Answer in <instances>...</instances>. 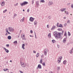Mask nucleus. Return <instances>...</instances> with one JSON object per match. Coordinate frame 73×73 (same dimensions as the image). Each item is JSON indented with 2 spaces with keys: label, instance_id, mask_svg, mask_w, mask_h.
I'll list each match as a JSON object with an SVG mask.
<instances>
[{
  "label": "nucleus",
  "instance_id": "obj_17",
  "mask_svg": "<svg viewBox=\"0 0 73 73\" xmlns=\"http://www.w3.org/2000/svg\"><path fill=\"white\" fill-rule=\"evenodd\" d=\"M39 56H40V54L39 53H37L36 55V57H39Z\"/></svg>",
  "mask_w": 73,
  "mask_h": 73
},
{
  "label": "nucleus",
  "instance_id": "obj_41",
  "mask_svg": "<svg viewBox=\"0 0 73 73\" xmlns=\"http://www.w3.org/2000/svg\"><path fill=\"white\" fill-rule=\"evenodd\" d=\"M17 16V14H16L15 13L14 14V17H16Z\"/></svg>",
  "mask_w": 73,
  "mask_h": 73
},
{
  "label": "nucleus",
  "instance_id": "obj_1",
  "mask_svg": "<svg viewBox=\"0 0 73 73\" xmlns=\"http://www.w3.org/2000/svg\"><path fill=\"white\" fill-rule=\"evenodd\" d=\"M61 34H62L61 33H58L56 32H54V36L55 38L57 39H61Z\"/></svg>",
  "mask_w": 73,
  "mask_h": 73
},
{
  "label": "nucleus",
  "instance_id": "obj_30",
  "mask_svg": "<svg viewBox=\"0 0 73 73\" xmlns=\"http://www.w3.org/2000/svg\"><path fill=\"white\" fill-rule=\"evenodd\" d=\"M21 7H23V6H24V5H25L24 3L23 2V3L21 4Z\"/></svg>",
  "mask_w": 73,
  "mask_h": 73
},
{
  "label": "nucleus",
  "instance_id": "obj_60",
  "mask_svg": "<svg viewBox=\"0 0 73 73\" xmlns=\"http://www.w3.org/2000/svg\"><path fill=\"white\" fill-rule=\"evenodd\" d=\"M30 37H33V36H32L31 35H30Z\"/></svg>",
  "mask_w": 73,
  "mask_h": 73
},
{
  "label": "nucleus",
  "instance_id": "obj_28",
  "mask_svg": "<svg viewBox=\"0 0 73 73\" xmlns=\"http://www.w3.org/2000/svg\"><path fill=\"white\" fill-rule=\"evenodd\" d=\"M60 70V66L58 67L57 68V70L59 71V70Z\"/></svg>",
  "mask_w": 73,
  "mask_h": 73
},
{
  "label": "nucleus",
  "instance_id": "obj_11",
  "mask_svg": "<svg viewBox=\"0 0 73 73\" xmlns=\"http://www.w3.org/2000/svg\"><path fill=\"white\" fill-rule=\"evenodd\" d=\"M66 41V38H64V40H63V42L64 43H65V42Z\"/></svg>",
  "mask_w": 73,
  "mask_h": 73
},
{
  "label": "nucleus",
  "instance_id": "obj_9",
  "mask_svg": "<svg viewBox=\"0 0 73 73\" xmlns=\"http://www.w3.org/2000/svg\"><path fill=\"white\" fill-rule=\"evenodd\" d=\"M73 52V48L71 49V50L69 51V53L70 54H72Z\"/></svg>",
  "mask_w": 73,
  "mask_h": 73
},
{
  "label": "nucleus",
  "instance_id": "obj_34",
  "mask_svg": "<svg viewBox=\"0 0 73 73\" xmlns=\"http://www.w3.org/2000/svg\"><path fill=\"white\" fill-rule=\"evenodd\" d=\"M58 31H62V29L61 28L58 29Z\"/></svg>",
  "mask_w": 73,
  "mask_h": 73
},
{
  "label": "nucleus",
  "instance_id": "obj_45",
  "mask_svg": "<svg viewBox=\"0 0 73 73\" xmlns=\"http://www.w3.org/2000/svg\"><path fill=\"white\" fill-rule=\"evenodd\" d=\"M64 36H66V32H65V34H64Z\"/></svg>",
  "mask_w": 73,
  "mask_h": 73
},
{
  "label": "nucleus",
  "instance_id": "obj_63",
  "mask_svg": "<svg viewBox=\"0 0 73 73\" xmlns=\"http://www.w3.org/2000/svg\"><path fill=\"white\" fill-rule=\"evenodd\" d=\"M23 12H24V11H25V9H23Z\"/></svg>",
  "mask_w": 73,
  "mask_h": 73
},
{
  "label": "nucleus",
  "instance_id": "obj_32",
  "mask_svg": "<svg viewBox=\"0 0 73 73\" xmlns=\"http://www.w3.org/2000/svg\"><path fill=\"white\" fill-rule=\"evenodd\" d=\"M40 2H41V3H44L45 2V1H44V0H41L40 1Z\"/></svg>",
  "mask_w": 73,
  "mask_h": 73
},
{
  "label": "nucleus",
  "instance_id": "obj_23",
  "mask_svg": "<svg viewBox=\"0 0 73 73\" xmlns=\"http://www.w3.org/2000/svg\"><path fill=\"white\" fill-rule=\"evenodd\" d=\"M48 36L49 38H50V37H51V33H49L48 35Z\"/></svg>",
  "mask_w": 73,
  "mask_h": 73
},
{
  "label": "nucleus",
  "instance_id": "obj_58",
  "mask_svg": "<svg viewBox=\"0 0 73 73\" xmlns=\"http://www.w3.org/2000/svg\"><path fill=\"white\" fill-rule=\"evenodd\" d=\"M34 53H36V51L33 50V51Z\"/></svg>",
  "mask_w": 73,
  "mask_h": 73
},
{
  "label": "nucleus",
  "instance_id": "obj_18",
  "mask_svg": "<svg viewBox=\"0 0 73 73\" xmlns=\"http://www.w3.org/2000/svg\"><path fill=\"white\" fill-rule=\"evenodd\" d=\"M23 3L24 4V5H27V4H28V3L26 1H24Z\"/></svg>",
  "mask_w": 73,
  "mask_h": 73
},
{
  "label": "nucleus",
  "instance_id": "obj_56",
  "mask_svg": "<svg viewBox=\"0 0 73 73\" xmlns=\"http://www.w3.org/2000/svg\"><path fill=\"white\" fill-rule=\"evenodd\" d=\"M5 36H8V33H6L5 35Z\"/></svg>",
  "mask_w": 73,
  "mask_h": 73
},
{
  "label": "nucleus",
  "instance_id": "obj_38",
  "mask_svg": "<svg viewBox=\"0 0 73 73\" xmlns=\"http://www.w3.org/2000/svg\"><path fill=\"white\" fill-rule=\"evenodd\" d=\"M68 36H70L71 34L70 32H68Z\"/></svg>",
  "mask_w": 73,
  "mask_h": 73
},
{
  "label": "nucleus",
  "instance_id": "obj_10",
  "mask_svg": "<svg viewBox=\"0 0 73 73\" xmlns=\"http://www.w3.org/2000/svg\"><path fill=\"white\" fill-rule=\"evenodd\" d=\"M38 68H39V69H41V64H38Z\"/></svg>",
  "mask_w": 73,
  "mask_h": 73
},
{
  "label": "nucleus",
  "instance_id": "obj_7",
  "mask_svg": "<svg viewBox=\"0 0 73 73\" xmlns=\"http://www.w3.org/2000/svg\"><path fill=\"white\" fill-rule=\"evenodd\" d=\"M4 49V50H5L6 52V53H7L9 52V50H8V49H6L4 47L3 48Z\"/></svg>",
  "mask_w": 73,
  "mask_h": 73
},
{
  "label": "nucleus",
  "instance_id": "obj_3",
  "mask_svg": "<svg viewBox=\"0 0 73 73\" xmlns=\"http://www.w3.org/2000/svg\"><path fill=\"white\" fill-rule=\"evenodd\" d=\"M49 52V50L48 49L46 48L44 50V54L45 56H46V54H47L46 52Z\"/></svg>",
  "mask_w": 73,
  "mask_h": 73
},
{
  "label": "nucleus",
  "instance_id": "obj_43",
  "mask_svg": "<svg viewBox=\"0 0 73 73\" xmlns=\"http://www.w3.org/2000/svg\"><path fill=\"white\" fill-rule=\"evenodd\" d=\"M6 31L7 32H8V29L7 28H6L5 29Z\"/></svg>",
  "mask_w": 73,
  "mask_h": 73
},
{
  "label": "nucleus",
  "instance_id": "obj_54",
  "mask_svg": "<svg viewBox=\"0 0 73 73\" xmlns=\"http://www.w3.org/2000/svg\"><path fill=\"white\" fill-rule=\"evenodd\" d=\"M19 72H20V73H23V72L22 71H20V70L19 71Z\"/></svg>",
  "mask_w": 73,
  "mask_h": 73
},
{
  "label": "nucleus",
  "instance_id": "obj_59",
  "mask_svg": "<svg viewBox=\"0 0 73 73\" xmlns=\"http://www.w3.org/2000/svg\"><path fill=\"white\" fill-rule=\"evenodd\" d=\"M63 19H66V17H64Z\"/></svg>",
  "mask_w": 73,
  "mask_h": 73
},
{
  "label": "nucleus",
  "instance_id": "obj_8",
  "mask_svg": "<svg viewBox=\"0 0 73 73\" xmlns=\"http://www.w3.org/2000/svg\"><path fill=\"white\" fill-rule=\"evenodd\" d=\"M65 10H66V8H62L60 9V11L62 12H64Z\"/></svg>",
  "mask_w": 73,
  "mask_h": 73
},
{
  "label": "nucleus",
  "instance_id": "obj_39",
  "mask_svg": "<svg viewBox=\"0 0 73 73\" xmlns=\"http://www.w3.org/2000/svg\"><path fill=\"white\" fill-rule=\"evenodd\" d=\"M14 44H17V41H15L13 42Z\"/></svg>",
  "mask_w": 73,
  "mask_h": 73
},
{
  "label": "nucleus",
  "instance_id": "obj_6",
  "mask_svg": "<svg viewBox=\"0 0 73 73\" xmlns=\"http://www.w3.org/2000/svg\"><path fill=\"white\" fill-rule=\"evenodd\" d=\"M34 19L35 18H33L32 17H30V18L29 20L31 22H33V21H34Z\"/></svg>",
  "mask_w": 73,
  "mask_h": 73
},
{
  "label": "nucleus",
  "instance_id": "obj_5",
  "mask_svg": "<svg viewBox=\"0 0 73 73\" xmlns=\"http://www.w3.org/2000/svg\"><path fill=\"white\" fill-rule=\"evenodd\" d=\"M21 37L22 38V40H27V39L25 37V35L24 34L23 35V34H22L21 35Z\"/></svg>",
  "mask_w": 73,
  "mask_h": 73
},
{
  "label": "nucleus",
  "instance_id": "obj_12",
  "mask_svg": "<svg viewBox=\"0 0 73 73\" xmlns=\"http://www.w3.org/2000/svg\"><path fill=\"white\" fill-rule=\"evenodd\" d=\"M1 6H4L5 5V3L4 1L2 2V3H1Z\"/></svg>",
  "mask_w": 73,
  "mask_h": 73
},
{
  "label": "nucleus",
  "instance_id": "obj_13",
  "mask_svg": "<svg viewBox=\"0 0 73 73\" xmlns=\"http://www.w3.org/2000/svg\"><path fill=\"white\" fill-rule=\"evenodd\" d=\"M37 24V20H35L34 22V25H36Z\"/></svg>",
  "mask_w": 73,
  "mask_h": 73
},
{
  "label": "nucleus",
  "instance_id": "obj_53",
  "mask_svg": "<svg viewBox=\"0 0 73 73\" xmlns=\"http://www.w3.org/2000/svg\"><path fill=\"white\" fill-rule=\"evenodd\" d=\"M49 73H53V72L51 71H50Z\"/></svg>",
  "mask_w": 73,
  "mask_h": 73
},
{
  "label": "nucleus",
  "instance_id": "obj_44",
  "mask_svg": "<svg viewBox=\"0 0 73 73\" xmlns=\"http://www.w3.org/2000/svg\"><path fill=\"white\" fill-rule=\"evenodd\" d=\"M35 36V38H36L37 37H36V33L35 32L34 33Z\"/></svg>",
  "mask_w": 73,
  "mask_h": 73
},
{
  "label": "nucleus",
  "instance_id": "obj_61",
  "mask_svg": "<svg viewBox=\"0 0 73 73\" xmlns=\"http://www.w3.org/2000/svg\"><path fill=\"white\" fill-rule=\"evenodd\" d=\"M43 54H42L41 56V57H43Z\"/></svg>",
  "mask_w": 73,
  "mask_h": 73
},
{
  "label": "nucleus",
  "instance_id": "obj_46",
  "mask_svg": "<svg viewBox=\"0 0 73 73\" xmlns=\"http://www.w3.org/2000/svg\"><path fill=\"white\" fill-rule=\"evenodd\" d=\"M18 5V3H16L15 4H14L15 6H16V5Z\"/></svg>",
  "mask_w": 73,
  "mask_h": 73
},
{
  "label": "nucleus",
  "instance_id": "obj_36",
  "mask_svg": "<svg viewBox=\"0 0 73 73\" xmlns=\"http://www.w3.org/2000/svg\"><path fill=\"white\" fill-rule=\"evenodd\" d=\"M7 9H6V10H4L3 11V13H5V12H7Z\"/></svg>",
  "mask_w": 73,
  "mask_h": 73
},
{
  "label": "nucleus",
  "instance_id": "obj_57",
  "mask_svg": "<svg viewBox=\"0 0 73 73\" xmlns=\"http://www.w3.org/2000/svg\"><path fill=\"white\" fill-rule=\"evenodd\" d=\"M7 33H8V34H9V35H11V33H9V32H7Z\"/></svg>",
  "mask_w": 73,
  "mask_h": 73
},
{
  "label": "nucleus",
  "instance_id": "obj_15",
  "mask_svg": "<svg viewBox=\"0 0 73 73\" xmlns=\"http://www.w3.org/2000/svg\"><path fill=\"white\" fill-rule=\"evenodd\" d=\"M55 28H56V26H53L52 27V28L51 29V30L52 31V30H53Z\"/></svg>",
  "mask_w": 73,
  "mask_h": 73
},
{
  "label": "nucleus",
  "instance_id": "obj_50",
  "mask_svg": "<svg viewBox=\"0 0 73 73\" xmlns=\"http://www.w3.org/2000/svg\"><path fill=\"white\" fill-rule=\"evenodd\" d=\"M48 18L49 19H51V17H50V16H49L48 17Z\"/></svg>",
  "mask_w": 73,
  "mask_h": 73
},
{
  "label": "nucleus",
  "instance_id": "obj_25",
  "mask_svg": "<svg viewBox=\"0 0 73 73\" xmlns=\"http://www.w3.org/2000/svg\"><path fill=\"white\" fill-rule=\"evenodd\" d=\"M58 27H61V28H63V26H62V25L61 24H60Z\"/></svg>",
  "mask_w": 73,
  "mask_h": 73
},
{
  "label": "nucleus",
  "instance_id": "obj_35",
  "mask_svg": "<svg viewBox=\"0 0 73 73\" xmlns=\"http://www.w3.org/2000/svg\"><path fill=\"white\" fill-rule=\"evenodd\" d=\"M42 64L44 66H45V63L44 62L43 63H42Z\"/></svg>",
  "mask_w": 73,
  "mask_h": 73
},
{
  "label": "nucleus",
  "instance_id": "obj_62",
  "mask_svg": "<svg viewBox=\"0 0 73 73\" xmlns=\"http://www.w3.org/2000/svg\"><path fill=\"white\" fill-rule=\"evenodd\" d=\"M62 33H64V31H62Z\"/></svg>",
  "mask_w": 73,
  "mask_h": 73
},
{
  "label": "nucleus",
  "instance_id": "obj_4",
  "mask_svg": "<svg viewBox=\"0 0 73 73\" xmlns=\"http://www.w3.org/2000/svg\"><path fill=\"white\" fill-rule=\"evenodd\" d=\"M20 63L22 67H23V68H25V67L26 66V64L25 63H24L21 62H20Z\"/></svg>",
  "mask_w": 73,
  "mask_h": 73
},
{
  "label": "nucleus",
  "instance_id": "obj_48",
  "mask_svg": "<svg viewBox=\"0 0 73 73\" xmlns=\"http://www.w3.org/2000/svg\"><path fill=\"white\" fill-rule=\"evenodd\" d=\"M47 28H49V25H47Z\"/></svg>",
  "mask_w": 73,
  "mask_h": 73
},
{
  "label": "nucleus",
  "instance_id": "obj_33",
  "mask_svg": "<svg viewBox=\"0 0 73 73\" xmlns=\"http://www.w3.org/2000/svg\"><path fill=\"white\" fill-rule=\"evenodd\" d=\"M8 70V68H4L3 69V70L5 71H7V70Z\"/></svg>",
  "mask_w": 73,
  "mask_h": 73
},
{
  "label": "nucleus",
  "instance_id": "obj_29",
  "mask_svg": "<svg viewBox=\"0 0 73 73\" xmlns=\"http://www.w3.org/2000/svg\"><path fill=\"white\" fill-rule=\"evenodd\" d=\"M58 62L59 64H60V63L61 62V60H59V59H58Z\"/></svg>",
  "mask_w": 73,
  "mask_h": 73
},
{
  "label": "nucleus",
  "instance_id": "obj_19",
  "mask_svg": "<svg viewBox=\"0 0 73 73\" xmlns=\"http://www.w3.org/2000/svg\"><path fill=\"white\" fill-rule=\"evenodd\" d=\"M42 59L41 58L39 62L40 64H42Z\"/></svg>",
  "mask_w": 73,
  "mask_h": 73
},
{
  "label": "nucleus",
  "instance_id": "obj_22",
  "mask_svg": "<svg viewBox=\"0 0 73 73\" xmlns=\"http://www.w3.org/2000/svg\"><path fill=\"white\" fill-rule=\"evenodd\" d=\"M11 36H9L7 37V38L9 40H11Z\"/></svg>",
  "mask_w": 73,
  "mask_h": 73
},
{
  "label": "nucleus",
  "instance_id": "obj_40",
  "mask_svg": "<svg viewBox=\"0 0 73 73\" xmlns=\"http://www.w3.org/2000/svg\"><path fill=\"white\" fill-rule=\"evenodd\" d=\"M67 24H70V21L68 20L67 21Z\"/></svg>",
  "mask_w": 73,
  "mask_h": 73
},
{
  "label": "nucleus",
  "instance_id": "obj_64",
  "mask_svg": "<svg viewBox=\"0 0 73 73\" xmlns=\"http://www.w3.org/2000/svg\"><path fill=\"white\" fill-rule=\"evenodd\" d=\"M22 31L21 30H20V33H21V32Z\"/></svg>",
  "mask_w": 73,
  "mask_h": 73
},
{
  "label": "nucleus",
  "instance_id": "obj_26",
  "mask_svg": "<svg viewBox=\"0 0 73 73\" xmlns=\"http://www.w3.org/2000/svg\"><path fill=\"white\" fill-rule=\"evenodd\" d=\"M66 60H64L63 62V64L64 65H65V64H66Z\"/></svg>",
  "mask_w": 73,
  "mask_h": 73
},
{
  "label": "nucleus",
  "instance_id": "obj_42",
  "mask_svg": "<svg viewBox=\"0 0 73 73\" xmlns=\"http://www.w3.org/2000/svg\"><path fill=\"white\" fill-rule=\"evenodd\" d=\"M71 7L72 8H73V4H71Z\"/></svg>",
  "mask_w": 73,
  "mask_h": 73
},
{
  "label": "nucleus",
  "instance_id": "obj_55",
  "mask_svg": "<svg viewBox=\"0 0 73 73\" xmlns=\"http://www.w3.org/2000/svg\"><path fill=\"white\" fill-rule=\"evenodd\" d=\"M27 12L28 13L29 12V9H28L27 10Z\"/></svg>",
  "mask_w": 73,
  "mask_h": 73
},
{
  "label": "nucleus",
  "instance_id": "obj_14",
  "mask_svg": "<svg viewBox=\"0 0 73 73\" xmlns=\"http://www.w3.org/2000/svg\"><path fill=\"white\" fill-rule=\"evenodd\" d=\"M39 2L38 1H36V4L37 6H38V5H39Z\"/></svg>",
  "mask_w": 73,
  "mask_h": 73
},
{
  "label": "nucleus",
  "instance_id": "obj_51",
  "mask_svg": "<svg viewBox=\"0 0 73 73\" xmlns=\"http://www.w3.org/2000/svg\"><path fill=\"white\" fill-rule=\"evenodd\" d=\"M58 24H59V23H57V27H58Z\"/></svg>",
  "mask_w": 73,
  "mask_h": 73
},
{
  "label": "nucleus",
  "instance_id": "obj_49",
  "mask_svg": "<svg viewBox=\"0 0 73 73\" xmlns=\"http://www.w3.org/2000/svg\"><path fill=\"white\" fill-rule=\"evenodd\" d=\"M6 46H7V47H9V44H7L6 45Z\"/></svg>",
  "mask_w": 73,
  "mask_h": 73
},
{
  "label": "nucleus",
  "instance_id": "obj_37",
  "mask_svg": "<svg viewBox=\"0 0 73 73\" xmlns=\"http://www.w3.org/2000/svg\"><path fill=\"white\" fill-rule=\"evenodd\" d=\"M34 1H35V0H32V4H33V3H34Z\"/></svg>",
  "mask_w": 73,
  "mask_h": 73
},
{
  "label": "nucleus",
  "instance_id": "obj_16",
  "mask_svg": "<svg viewBox=\"0 0 73 73\" xmlns=\"http://www.w3.org/2000/svg\"><path fill=\"white\" fill-rule=\"evenodd\" d=\"M25 46V44H22V48H23V49H25V47H24V46Z\"/></svg>",
  "mask_w": 73,
  "mask_h": 73
},
{
  "label": "nucleus",
  "instance_id": "obj_31",
  "mask_svg": "<svg viewBox=\"0 0 73 73\" xmlns=\"http://www.w3.org/2000/svg\"><path fill=\"white\" fill-rule=\"evenodd\" d=\"M52 43H54L55 42H56V41L54 40H52Z\"/></svg>",
  "mask_w": 73,
  "mask_h": 73
},
{
  "label": "nucleus",
  "instance_id": "obj_47",
  "mask_svg": "<svg viewBox=\"0 0 73 73\" xmlns=\"http://www.w3.org/2000/svg\"><path fill=\"white\" fill-rule=\"evenodd\" d=\"M64 25L65 27V26H66L67 25V23H65L64 24Z\"/></svg>",
  "mask_w": 73,
  "mask_h": 73
},
{
  "label": "nucleus",
  "instance_id": "obj_2",
  "mask_svg": "<svg viewBox=\"0 0 73 73\" xmlns=\"http://www.w3.org/2000/svg\"><path fill=\"white\" fill-rule=\"evenodd\" d=\"M8 29L10 32H13L14 31V29L11 27H9Z\"/></svg>",
  "mask_w": 73,
  "mask_h": 73
},
{
  "label": "nucleus",
  "instance_id": "obj_24",
  "mask_svg": "<svg viewBox=\"0 0 73 73\" xmlns=\"http://www.w3.org/2000/svg\"><path fill=\"white\" fill-rule=\"evenodd\" d=\"M64 13H65V14H66V15H68L69 14V12H68V11H64Z\"/></svg>",
  "mask_w": 73,
  "mask_h": 73
},
{
  "label": "nucleus",
  "instance_id": "obj_27",
  "mask_svg": "<svg viewBox=\"0 0 73 73\" xmlns=\"http://www.w3.org/2000/svg\"><path fill=\"white\" fill-rule=\"evenodd\" d=\"M62 58V57L61 56H60L59 58H58V59L60 60H61V59Z\"/></svg>",
  "mask_w": 73,
  "mask_h": 73
},
{
  "label": "nucleus",
  "instance_id": "obj_21",
  "mask_svg": "<svg viewBox=\"0 0 73 73\" xmlns=\"http://www.w3.org/2000/svg\"><path fill=\"white\" fill-rule=\"evenodd\" d=\"M25 19V17H23L22 19L20 20L21 22H23L24 21V20Z\"/></svg>",
  "mask_w": 73,
  "mask_h": 73
},
{
  "label": "nucleus",
  "instance_id": "obj_52",
  "mask_svg": "<svg viewBox=\"0 0 73 73\" xmlns=\"http://www.w3.org/2000/svg\"><path fill=\"white\" fill-rule=\"evenodd\" d=\"M30 33H33V31H32V30H31Z\"/></svg>",
  "mask_w": 73,
  "mask_h": 73
},
{
  "label": "nucleus",
  "instance_id": "obj_20",
  "mask_svg": "<svg viewBox=\"0 0 73 73\" xmlns=\"http://www.w3.org/2000/svg\"><path fill=\"white\" fill-rule=\"evenodd\" d=\"M48 4L49 5H52V4H53V2L52 1H50L49 2Z\"/></svg>",
  "mask_w": 73,
  "mask_h": 73
}]
</instances>
